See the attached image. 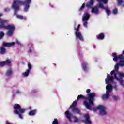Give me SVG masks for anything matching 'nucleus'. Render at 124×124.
<instances>
[{
    "label": "nucleus",
    "mask_w": 124,
    "mask_h": 124,
    "mask_svg": "<svg viewBox=\"0 0 124 124\" xmlns=\"http://www.w3.org/2000/svg\"><path fill=\"white\" fill-rule=\"evenodd\" d=\"M6 51V49L4 47V46H1L0 49V53L1 55H4V54H5Z\"/></svg>",
    "instance_id": "nucleus-18"
},
{
    "label": "nucleus",
    "mask_w": 124,
    "mask_h": 124,
    "mask_svg": "<svg viewBox=\"0 0 124 124\" xmlns=\"http://www.w3.org/2000/svg\"><path fill=\"white\" fill-rule=\"evenodd\" d=\"M86 0V1H87V0Z\"/></svg>",
    "instance_id": "nucleus-40"
},
{
    "label": "nucleus",
    "mask_w": 124,
    "mask_h": 124,
    "mask_svg": "<svg viewBox=\"0 0 124 124\" xmlns=\"http://www.w3.org/2000/svg\"><path fill=\"white\" fill-rule=\"evenodd\" d=\"M76 104H77V102H76V101H74L72 105L70 106V108H72V107H75L76 106Z\"/></svg>",
    "instance_id": "nucleus-24"
},
{
    "label": "nucleus",
    "mask_w": 124,
    "mask_h": 124,
    "mask_svg": "<svg viewBox=\"0 0 124 124\" xmlns=\"http://www.w3.org/2000/svg\"><path fill=\"white\" fill-rule=\"evenodd\" d=\"M29 109H30V110H31V107H30V108H29Z\"/></svg>",
    "instance_id": "nucleus-39"
},
{
    "label": "nucleus",
    "mask_w": 124,
    "mask_h": 124,
    "mask_svg": "<svg viewBox=\"0 0 124 124\" xmlns=\"http://www.w3.org/2000/svg\"><path fill=\"white\" fill-rule=\"evenodd\" d=\"M117 0V3H118V5H122V3H123V0Z\"/></svg>",
    "instance_id": "nucleus-25"
},
{
    "label": "nucleus",
    "mask_w": 124,
    "mask_h": 124,
    "mask_svg": "<svg viewBox=\"0 0 124 124\" xmlns=\"http://www.w3.org/2000/svg\"><path fill=\"white\" fill-rule=\"evenodd\" d=\"M91 15L89 13L85 12L82 16V21L84 28H88V21L90 20Z\"/></svg>",
    "instance_id": "nucleus-8"
},
{
    "label": "nucleus",
    "mask_w": 124,
    "mask_h": 124,
    "mask_svg": "<svg viewBox=\"0 0 124 124\" xmlns=\"http://www.w3.org/2000/svg\"><path fill=\"white\" fill-rule=\"evenodd\" d=\"M93 3H94V0H90L89 2L86 3V6L87 8H92V13L98 15V14H99V10H98V8L96 6L93 7Z\"/></svg>",
    "instance_id": "nucleus-6"
},
{
    "label": "nucleus",
    "mask_w": 124,
    "mask_h": 124,
    "mask_svg": "<svg viewBox=\"0 0 124 124\" xmlns=\"http://www.w3.org/2000/svg\"><path fill=\"white\" fill-rule=\"evenodd\" d=\"M78 121H79V119L77 117H75V120H74L75 123L78 122Z\"/></svg>",
    "instance_id": "nucleus-32"
},
{
    "label": "nucleus",
    "mask_w": 124,
    "mask_h": 124,
    "mask_svg": "<svg viewBox=\"0 0 124 124\" xmlns=\"http://www.w3.org/2000/svg\"><path fill=\"white\" fill-rule=\"evenodd\" d=\"M14 113L16 115H18L19 118L21 120H23V114L26 111V109L21 108L20 105L18 104H15L14 106Z\"/></svg>",
    "instance_id": "nucleus-5"
},
{
    "label": "nucleus",
    "mask_w": 124,
    "mask_h": 124,
    "mask_svg": "<svg viewBox=\"0 0 124 124\" xmlns=\"http://www.w3.org/2000/svg\"><path fill=\"white\" fill-rule=\"evenodd\" d=\"M2 16V14H0V17ZM6 21L3 20L0 18V29H5V30H8V31L7 32V35L9 36H12L13 32H14V30H15V27L12 25H9L7 26H5V23Z\"/></svg>",
    "instance_id": "nucleus-4"
},
{
    "label": "nucleus",
    "mask_w": 124,
    "mask_h": 124,
    "mask_svg": "<svg viewBox=\"0 0 124 124\" xmlns=\"http://www.w3.org/2000/svg\"><path fill=\"white\" fill-rule=\"evenodd\" d=\"M36 114V110H32L29 113V116H34Z\"/></svg>",
    "instance_id": "nucleus-20"
},
{
    "label": "nucleus",
    "mask_w": 124,
    "mask_h": 124,
    "mask_svg": "<svg viewBox=\"0 0 124 124\" xmlns=\"http://www.w3.org/2000/svg\"><path fill=\"white\" fill-rule=\"evenodd\" d=\"M9 11H10V8H5L4 9V12H8Z\"/></svg>",
    "instance_id": "nucleus-31"
},
{
    "label": "nucleus",
    "mask_w": 124,
    "mask_h": 124,
    "mask_svg": "<svg viewBox=\"0 0 124 124\" xmlns=\"http://www.w3.org/2000/svg\"><path fill=\"white\" fill-rule=\"evenodd\" d=\"M112 13L113 14H114V15H117V14H118V9L117 8H114L113 11H112Z\"/></svg>",
    "instance_id": "nucleus-23"
},
{
    "label": "nucleus",
    "mask_w": 124,
    "mask_h": 124,
    "mask_svg": "<svg viewBox=\"0 0 124 124\" xmlns=\"http://www.w3.org/2000/svg\"><path fill=\"white\" fill-rule=\"evenodd\" d=\"M104 34L100 33L97 35V38L100 40H103V39H104Z\"/></svg>",
    "instance_id": "nucleus-17"
},
{
    "label": "nucleus",
    "mask_w": 124,
    "mask_h": 124,
    "mask_svg": "<svg viewBox=\"0 0 124 124\" xmlns=\"http://www.w3.org/2000/svg\"><path fill=\"white\" fill-rule=\"evenodd\" d=\"M82 67L85 72H87L88 70H89V67H88V64L87 63V62H83L82 63Z\"/></svg>",
    "instance_id": "nucleus-11"
},
{
    "label": "nucleus",
    "mask_w": 124,
    "mask_h": 124,
    "mask_svg": "<svg viewBox=\"0 0 124 124\" xmlns=\"http://www.w3.org/2000/svg\"><path fill=\"white\" fill-rule=\"evenodd\" d=\"M28 47H29V48H31V47H32V44H31V43L29 44L28 45Z\"/></svg>",
    "instance_id": "nucleus-34"
},
{
    "label": "nucleus",
    "mask_w": 124,
    "mask_h": 124,
    "mask_svg": "<svg viewBox=\"0 0 124 124\" xmlns=\"http://www.w3.org/2000/svg\"><path fill=\"white\" fill-rule=\"evenodd\" d=\"M16 43L18 45H20V46L22 45V44L21 43V42L19 41V40H18L17 39H16Z\"/></svg>",
    "instance_id": "nucleus-30"
},
{
    "label": "nucleus",
    "mask_w": 124,
    "mask_h": 124,
    "mask_svg": "<svg viewBox=\"0 0 124 124\" xmlns=\"http://www.w3.org/2000/svg\"><path fill=\"white\" fill-rule=\"evenodd\" d=\"M112 98L114 100H120V97H119V96L114 95L112 96Z\"/></svg>",
    "instance_id": "nucleus-21"
},
{
    "label": "nucleus",
    "mask_w": 124,
    "mask_h": 124,
    "mask_svg": "<svg viewBox=\"0 0 124 124\" xmlns=\"http://www.w3.org/2000/svg\"><path fill=\"white\" fill-rule=\"evenodd\" d=\"M97 1L100 3L103 2V3H104V4H106V3H107L108 0H97Z\"/></svg>",
    "instance_id": "nucleus-22"
},
{
    "label": "nucleus",
    "mask_w": 124,
    "mask_h": 124,
    "mask_svg": "<svg viewBox=\"0 0 124 124\" xmlns=\"http://www.w3.org/2000/svg\"><path fill=\"white\" fill-rule=\"evenodd\" d=\"M15 42L12 43H3V46H5V47H10L11 46H13L15 45Z\"/></svg>",
    "instance_id": "nucleus-14"
},
{
    "label": "nucleus",
    "mask_w": 124,
    "mask_h": 124,
    "mask_svg": "<svg viewBox=\"0 0 124 124\" xmlns=\"http://www.w3.org/2000/svg\"><path fill=\"white\" fill-rule=\"evenodd\" d=\"M28 69L27 70H29V71L31 72V63H28Z\"/></svg>",
    "instance_id": "nucleus-27"
},
{
    "label": "nucleus",
    "mask_w": 124,
    "mask_h": 124,
    "mask_svg": "<svg viewBox=\"0 0 124 124\" xmlns=\"http://www.w3.org/2000/svg\"><path fill=\"white\" fill-rule=\"evenodd\" d=\"M3 36H4V33L3 32H0V39H1Z\"/></svg>",
    "instance_id": "nucleus-29"
},
{
    "label": "nucleus",
    "mask_w": 124,
    "mask_h": 124,
    "mask_svg": "<svg viewBox=\"0 0 124 124\" xmlns=\"http://www.w3.org/2000/svg\"><path fill=\"white\" fill-rule=\"evenodd\" d=\"M91 92V90L90 89H87L86 90V93H89Z\"/></svg>",
    "instance_id": "nucleus-35"
},
{
    "label": "nucleus",
    "mask_w": 124,
    "mask_h": 124,
    "mask_svg": "<svg viewBox=\"0 0 124 124\" xmlns=\"http://www.w3.org/2000/svg\"><path fill=\"white\" fill-rule=\"evenodd\" d=\"M80 25L78 24V26H76V22H75L74 30L75 31V34L77 39H79L81 41H84V38L82 35V33L79 31L80 30Z\"/></svg>",
    "instance_id": "nucleus-7"
},
{
    "label": "nucleus",
    "mask_w": 124,
    "mask_h": 124,
    "mask_svg": "<svg viewBox=\"0 0 124 124\" xmlns=\"http://www.w3.org/2000/svg\"><path fill=\"white\" fill-rule=\"evenodd\" d=\"M16 93H17V94H20V93H21V91H20L19 90H17L16 91Z\"/></svg>",
    "instance_id": "nucleus-33"
},
{
    "label": "nucleus",
    "mask_w": 124,
    "mask_h": 124,
    "mask_svg": "<svg viewBox=\"0 0 124 124\" xmlns=\"http://www.w3.org/2000/svg\"><path fill=\"white\" fill-rule=\"evenodd\" d=\"M93 47L94 49H95V45H93Z\"/></svg>",
    "instance_id": "nucleus-38"
},
{
    "label": "nucleus",
    "mask_w": 124,
    "mask_h": 124,
    "mask_svg": "<svg viewBox=\"0 0 124 124\" xmlns=\"http://www.w3.org/2000/svg\"><path fill=\"white\" fill-rule=\"evenodd\" d=\"M84 118L85 119V120L84 121L85 124H92L91 120H90V116H89V115L85 114L84 115Z\"/></svg>",
    "instance_id": "nucleus-12"
},
{
    "label": "nucleus",
    "mask_w": 124,
    "mask_h": 124,
    "mask_svg": "<svg viewBox=\"0 0 124 124\" xmlns=\"http://www.w3.org/2000/svg\"><path fill=\"white\" fill-rule=\"evenodd\" d=\"M99 7H100V8H102V9H105L108 16H109V15L111 14V10H110V9H109L108 7H104L103 4H100L99 5Z\"/></svg>",
    "instance_id": "nucleus-9"
},
{
    "label": "nucleus",
    "mask_w": 124,
    "mask_h": 124,
    "mask_svg": "<svg viewBox=\"0 0 124 124\" xmlns=\"http://www.w3.org/2000/svg\"><path fill=\"white\" fill-rule=\"evenodd\" d=\"M85 3H84L81 6V7H80V8L79 9V10L81 11V10H83V9H84V8H85Z\"/></svg>",
    "instance_id": "nucleus-28"
},
{
    "label": "nucleus",
    "mask_w": 124,
    "mask_h": 124,
    "mask_svg": "<svg viewBox=\"0 0 124 124\" xmlns=\"http://www.w3.org/2000/svg\"><path fill=\"white\" fill-rule=\"evenodd\" d=\"M65 115L67 119L69 120L70 122H72L71 118L72 117V114L70 113L69 111H66L65 112Z\"/></svg>",
    "instance_id": "nucleus-13"
},
{
    "label": "nucleus",
    "mask_w": 124,
    "mask_h": 124,
    "mask_svg": "<svg viewBox=\"0 0 124 124\" xmlns=\"http://www.w3.org/2000/svg\"><path fill=\"white\" fill-rule=\"evenodd\" d=\"M29 53H31V49H30L29 50Z\"/></svg>",
    "instance_id": "nucleus-37"
},
{
    "label": "nucleus",
    "mask_w": 124,
    "mask_h": 124,
    "mask_svg": "<svg viewBox=\"0 0 124 124\" xmlns=\"http://www.w3.org/2000/svg\"><path fill=\"white\" fill-rule=\"evenodd\" d=\"M13 74V71L12 70V69L10 68L8 69L6 72L5 75L6 76H10V75H12Z\"/></svg>",
    "instance_id": "nucleus-16"
},
{
    "label": "nucleus",
    "mask_w": 124,
    "mask_h": 124,
    "mask_svg": "<svg viewBox=\"0 0 124 124\" xmlns=\"http://www.w3.org/2000/svg\"><path fill=\"white\" fill-rule=\"evenodd\" d=\"M36 92H37L36 90H34L32 91V93H36Z\"/></svg>",
    "instance_id": "nucleus-36"
},
{
    "label": "nucleus",
    "mask_w": 124,
    "mask_h": 124,
    "mask_svg": "<svg viewBox=\"0 0 124 124\" xmlns=\"http://www.w3.org/2000/svg\"><path fill=\"white\" fill-rule=\"evenodd\" d=\"M31 3V0H14L13 3L12 5V8L14 10V15H16V18L20 20H27V18L23 16L22 15H18V11H19L20 5H24V12H28L30 9V5Z\"/></svg>",
    "instance_id": "nucleus-2"
},
{
    "label": "nucleus",
    "mask_w": 124,
    "mask_h": 124,
    "mask_svg": "<svg viewBox=\"0 0 124 124\" xmlns=\"http://www.w3.org/2000/svg\"><path fill=\"white\" fill-rule=\"evenodd\" d=\"M94 96H95V93H90L88 94V97H85L82 95H79L78 96L77 100L80 99V98H83L85 99V100H88L89 103L85 101L83 102L84 105L86 106V108L89 110H91L94 112H96L97 110H99V114L101 116H104L107 114V112L105 110L106 107L104 106H98L96 107H93L94 106V104L93 102L94 101Z\"/></svg>",
    "instance_id": "nucleus-1"
},
{
    "label": "nucleus",
    "mask_w": 124,
    "mask_h": 124,
    "mask_svg": "<svg viewBox=\"0 0 124 124\" xmlns=\"http://www.w3.org/2000/svg\"><path fill=\"white\" fill-rule=\"evenodd\" d=\"M72 112L75 114H80V109L78 108L74 107L72 109Z\"/></svg>",
    "instance_id": "nucleus-15"
},
{
    "label": "nucleus",
    "mask_w": 124,
    "mask_h": 124,
    "mask_svg": "<svg viewBox=\"0 0 124 124\" xmlns=\"http://www.w3.org/2000/svg\"><path fill=\"white\" fill-rule=\"evenodd\" d=\"M11 63V60L8 59L6 61L0 62V66H4V65H9Z\"/></svg>",
    "instance_id": "nucleus-10"
},
{
    "label": "nucleus",
    "mask_w": 124,
    "mask_h": 124,
    "mask_svg": "<svg viewBox=\"0 0 124 124\" xmlns=\"http://www.w3.org/2000/svg\"><path fill=\"white\" fill-rule=\"evenodd\" d=\"M52 124H59V122L58 121L57 119H55L53 122H52Z\"/></svg>",
    "instance_id": "nucleus-26"
},
{
    "label": "nucleus",
    "mask_w": 124,
    "mask_h": 124,
    "mask_svg": "<svg viewBox=\"0 0 124 124\" xmlns=\"http://www.w3.org/2000/svg\"><path fill=\"white\" fill-rule=\"evenodd\" d=\"M112 57H113L114 62H117V61L119 60L120 62L118 63H117L115 65L114 67V70L110 72L111 75H113V74L119 72V66H121V67H123V66H124V58L123 55H120L118 56L117 55V53H112Z\"/></svg>",
    "instance_id": "nucleus-3"
},
{
    "label": "nucleus",
    "mask_w": 124,
    "mask_h": 124,
    "mask_svg": "<svg viewBox=\"0 0 124 124\" xmlns=\"http://www.w3.org/2000/svg\"><path fill=\"white\" fill-rule=\"evenodd\" d=\"M30 72H30L29 70H26V71L25 72L22 73V75L24 77H27V76H29V74H30Z\"/></svg>",
    "instance_id": "nucleus-19"
}]
</instances>
